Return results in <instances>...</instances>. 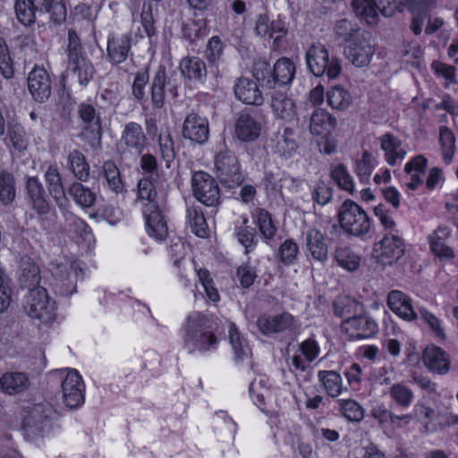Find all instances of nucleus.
Segmentation results:
<instances>
[{
    "mask_svg": "<svg viewBox=\"0 0 458 458\" xmlns=\"http://www.w3.org/2000/svg\"><path fill=\"white\" fill-rule=\"evenodd\" d=\"M342 414L350 421L359 422L364 417L362 407L352 399L340 400Z\"/></svg>",
    "mask_w": 458,
    "mask_h": 458,
    "instance_id": "nucleus-54",
    "label": "nucleus"
},
{
    "mask_svg": "<svg viewBox=\"0 0 458 458\" xmlns=\"http://www.w3.org/2000/svg\"><path fill=\"white\" fill-rule=\"evenodd\" d=\"M305 59L309 70L315 76L326 74L329 79H335L342 72L340 59L330 57L327 48L321 43L312 44L306 52Z\"/></svg>",
    "mask_w": 458,
    "mask_h": 458,
    "instance_id": "nucleus-4",
    "label": "nucleus"
},
{
    "mask_svg": "<svg viewBox=\"0 0 458 458\" xmlns=\"http://www.w3.org/2000/svg\"><path fill=\"white\" fill-rule=\"evenodd\" d=\"M229 339L236 360H242L250 354L248 344L234 325L230 327Z\"/></svg>",
    "mask_w": 458,
    "mask_h": 458,
    "instance_id": "nucleus-47",
    "label": "nucleus"
},
{
    "mask_svg": "<svg viewBox=\"0 0 458 458\" xmlns=\"http://www.w3.org/2000/svg\"><path fill=\"white\" fill-rule=\"evenodd\" d=\"M51 273L55 293L61 296H70L76 292L77 279L82 270L76 262L52 263Z\"/></svg>",
    "mask_w": 458,
    "mask_h": 458,
    "instance_id": "nucleus-10",
    "label": "nucleus"
},
{
    "mask_svg": "<svg viewBox=\"0 0 458 458\" xmlns=\"http://www.w3.org/2000/svg\"><path fill=\"white\" fill-rule=\"evenodd\" d=\"M26 191L30 203L38 215H47L51 207L47 199V193L43 184L38 177H29L26 181Z\"/></svg>",
    "mask_w": 458,
    "mask_h": 458,
    "instance_id": "nucleus-22",
    "label": "nucleus"
},
{
    "mask_svg": "<svg viewBox=\"0 0 458 458\" xmlns=\"http://www.w3.org/2000/svg\"><path fill=\"white\" fill-rule=\"evenodd\" d=\"M234 95L244 104L260 106L263 103L261 91L256 82L248 78H240L234 85Z\"/></svg>",
    "mask_w": 458,
    "mask_h": 458,
    "instance_id": "nucleus-25",
    "label": "nucleus"
},
{
    "mask_svg": "<svg viewBox=\"0 0 458 458\" xmlns=\"http://www.w3.org/2000/svg\"><path fill=\"white\" fill-rule=\"evenodd\" d=\"M101 174L112 191L115 193L124 191V184L122 181L120 171L113 161L108 160L104 162Z\"/></svg>",
    "mask_w": 458,
    "mask_h": 458,
    "instance_id": "nucleus-43",
    "label": "nucleus"
},
{
    "mask_svg": "<svg viewBox=\"0 0 458 458\" xmlns=\"http://www.w3.org/2000/svg\"><path fill=\"white\" fill-rule=\"evenodd\" d=\"M387 305L389 309L403 319L411 321L417 318L410 298L401 291H391L387 295Z\"/></svg>",
    "mask_w": 458,
    "mask_h": 458,
    "instance_id": "nucleus-26",
    "label": "nucleus"
},
{
    "mask_svg": "<svg viewBox=\"0 0 458 458\" xmlns=\"http://www.w3.org/2000/svg\"><path fill=\"white\" fill-rule=\"evenodd\" d=\"M151 102L155 108H162L166 95L175 98L178 95L177 85L171 78H167L164 67H159L155 73L150 86Z\"/></svg>",
    "mask_w": 458,
    "mask_h": 458,
    "instance_id": "nucleus-16",
    "label": "nucleus"
},
{
    "mask_svg": "<svg viewBox=\"0 0 458 458\" xmlns=\"http://www.w3.org/2000/svg\"><path fill=\"white\" fill-rule=\"evenodd\" d=\"M364 30L360 29L357 25L353 24L347 19H342L336 21L335 26V32L339 38H342L345 44L356 37V34Z\"/></svg>",
    "mask_w": 458,
    "mask_h": 458,
    "instance_id": "nucleus-55",
    "label": "nucleus"
},
{
    "mask_svg": "<svg viewBox=\"0 0 458 458\" xmlns=\"http://www.w3.org/2000/svg\"><path fill=\"white\" fill-rule=\"evenodd\" d=\"M342 328L353 339L369 338L377 332V324L373 318L360 311L342 321Z\"/></svg>",
    "mask_w": 458,
    "mask_h": 458,
    "instance_id": "nucleus-17",
    "label": "nucleus"
},
{
    "mask_svg": "<svg viewBox=\"0 0 458 458\" xmlns=\"http://www.w3.org/2000/svg\"><path fill=\"white\" fill-rule=\"evenodd\" d=\"M159 148L163 160L166 163V166L169 167L170 163L174 161L175 157L174 144L172 136L168 131L161 132L158 137Z\"/></svg>",
    "mask_w": 458,
    "mask_h": 458,
    "instance_id": "nucleus-58",
    "label": "nucleus"
},
{
    "mask_svg": "<svg viewBox=\"0 0 458 458\" xmlns=\"http://www.w3.org/2000/svg\"><path fill=\"white\" fill-rule=\"evenodd\" d=\"M335 314L338 317L348 318L352 317L354 314H358L360 311H363V307L359 302L352 299L338 300L334 304Z\"/></svg>",
    "mask_w": 458,
    "mask_h": 458,
    "instance_id": "nucleus-53",
    "label": "nucleus"
},
{
    "mask_svg": "<svg viewBox=\"0 0 458 458\" xmlns=\"http://www.w3.org/2000/svg\"><path fill=\"white\" fill-rule=\"evenodd\" d=\"M295 66L293 63L282 57L276 61L272 70V77L267 81V88L273 89L276 86L289 84L294 77Z\"/></svg>",
    "mask_w": 458,
    "mask_h": 458,
    "instance_id": "nucleus-27",
    "label": "nucleus"
},
{
    "mask_svg": "<svg viewBox=\"0 0 458 458\" xmlns=\"http://www.w3.org/2000/svg\"><path fill=\"white\" fill-rule=\"evenodd\" d=\"M194 198L208 207H216L220 201V189L216 179L203 171H197L191 177Z\"/></svg>",
    "mask_w": 458,
    "mask_h": 458,
    "instance_id": "nucleus-11",
    "label": "nucleus"
},
{
    "mask_svg": "<svg viewBox=\"0 0 458 458\" xmlns=\"http://www.w3.org/2000/svg\"><path fill=\"white\" fill-rule=\"evenodd\" d=\"M391 398L401 407H408L413 398L412 391L402 383L394 384L390 388Z\"/></svg>",
    "mask_w": 458,
    "mask_h": 458,
    "instance_id": "nucleus-56",
    "label": "nucleus"
},
{
    "mask_svg": "<svg viewBox=\"0 0 458 458\" xmlns=\"http://www.w3.org/2000/svg\"><path fill=\"white\" fill-rule=\"evenodd\" d=\"M327 97L328 104L335 109H345L352 102L350 93L340 85L332 87L327 91Z\"/></svg>",
    "mask_w": 458,
    "mask_h": 458,
    "instance_id": "nucleus-48",
    "label": "nucleus"
},
{
    "mask_svg": "<svg viewBox=\"0 0 458 458\" xmlns=\"http://www.w3.org/2000/svg\"><path fill=\"white\" fill-rule=\"evenodd\" d=\"M16 17L24 26H30L35 22L39 10L36 7L34 0H16L14 4Z\"/></svg>",
    "mask_w": 458,
    "mask_h": 458,
    "instance_id": "nucleus-40",
    "label": "nucleus"
},
{
    "mask_svg": "<svg viewBox=\"0 0 458 458\" xmlns=\"http://www.w3.org/2000/svg\"><path fill=\"white\" fill-rule=\"evenodd\" d=\"M45 180L50 195L55 199L57 207L62 210L67 226L74 227L76 231H84L86 223L68 211L69 200L65 196L61 174L56 166L50 165L45 174Z\"/></svg>",
    "mask_w": 458,
    "mask_h": 458,
    "instance_id": "nucleus-5",
    "label": "nucleus"
},
{
    "mask_svg": "<svg viewBox=\"0 0 458 458\" xmlns=\"http://www.w3.org/2000/svg\"><path fill=\"white\" fill-rule=\"evenodd\" d=\"M255 32L259 37L274 38L275 42L286 35L287 30L280 20L270 21L267 15L259 14L255 22Z\"/></svg>",
    "mask_w": 458,
    "mask_h": 458,
    "instance_id": "nucleus-28",
    "label": "nucleus"
},
{
    "mask_svg": "<svg viewBox=\"0 0 458 458\" xmlns=\"http://www.w3.org/2000/svg\"><path fill=\"white\" fill-rule=\"evenodd\" d=\"M394 0H352V5L355 14L367 21L375 24L378 12L385 17L394 13Z\"/></svg>",
    "mask_w": 458,
    "mask_h": 458,
    "instance_id": "nucleus-13",
    "label": "nucleus"
},
{
    "mask_svg": "<svg viewBox=\"0 0 458 458\" xmlns=\"http://www.w3.org/2000/svg\"><path fill=\"white\" fill-rule=\"evenodd\" d=\"M157 188V178L144 177L138 182L139 198L146 201L142 212L148 233L151 237L162 241L168 234V227L164 215L165 199Z\"/></svg>",
    "mask_w": 458,
    "mask_h": 458,
    "instance_id": "nucleus-1",
    "label": "nucleus"
},
{
    "mask_svg": "<svg viewBox=\"0 0 458 458\" xmlns=\"http://www.w3.org/2000/svg\"><path fill=\"white\" fill-rule=\"evenodd\" d=\"M6 145L18 152H23L29 146V139L23 126L19 123L8 124Z\"/></svg>",
    "mask_w": 458,
    "mask_h": 458,
    "instance_id": "nucleus-38",
    "label": "nucleus"
},
{
    "mask_svg": "<svg viewBox=\"0 0 458 458\" xmlns=\"http://www.w3.org/2000/svg\"><path fill=\"white\" fill-rule=\"evenodd\" d=\"M41 280L40 270L33 259L24 256L21 259L19 281L22 287L29 291L39 286Z\"/></svg>",
    "mask_w": 458,
    "mask_h": 458,
    "instance_id": "nucleus-31",
    "label": "nucleus"
},
{
    "mask_svg": "<svg viewBox=\"0 0 458 458\" xmlns=\"http://www.w3.org/2000/svg\"><path fill=\"white\" fill-rule=\"evenodd\" d=\"M427 162L425 157L418 155L405 165V173L411 174V182L407 183L409 189L414 191L422 183L420 174L425 173Z\"/></svg>",
    "mask_w": 458,
    "mask_h": 458,
    "instance_id": "nucleus-42",
    "label": "nucleus"
},
{
    "mask_svg": "<svg viewBox=\"0 0 458 458\" xmlns=\"http://www.w3.org/2000/svg\"><path fill=\"white\" fill-rule=\"evenodd\" d=\"M0 72L5 79L13 76V60L5 40L0 38Z\"/></svg>",
    "mask_w": 458,
    "mask_h": 458,
    "instance_id": "nucleus-62",
    "label": "nucleus"
},
{
    "mask_svg": "<svg viewBox=\"0 0 458 458\" xmlns=\"http://www.w3.org/2000/svg\"><path fill=\"white\" fill-rule=\"evenodd\" d=\"M371 416L380 424L390 422L395 425L398 421H403L404 425H408L411 420V415H395L383 405L374 407L371 410Z\"/></svg>",
    "mask_w": 458,
    "mask_h": 458,
    "instance_id": "nucleus-49",
    "label": "nucleus"
},
{
    "mask_svg": "<svg viewBox=\"0 0 458 458\" xmlns=\"http://www.w3.org/2000/svg\"><path fill=\"white\" fill-rule=\"evenodd\" d=\"M28 89L35 101L46 102L52 90V81L48 72L42 67H34L28 76Z\"/></svg>",
    "mask_w": 458,
    "mask_h": 458,
    "instance_id": "nucleus-19",
    "label": "nucleus"
},
{
    "mask_svg": "<svg viewBox=\"0 0 458 458\" xmlns=\"http://www.w3.org/2000/svg\"><path fill=\"white\" fill-rule=\"evenodd\" d=\"M375 53V44L372 35L367 30L360 31L349 41L344 48L346 58L355 66H367Z\"/></svg>",
    "mask_w": 458,
    "mask_h": 458,
    "instance_id": "nucleus-9",
    "label": "nucleus"
},
{
    "mask_svg": "<svg viewBox=\"0 0 458 458\" xmlns=\"http://www.w3.org/2000/svg\"><path fill=\"white\" fill-rule=\"evenodd\" d=\"M63 401L69 409H77L84 403L85 385L75 369H70L62 382Z\"/></svg>",
    "mask_w": 458,
    "mask_h": 458,
    "instance_id": "nucleus-14",
    "label": "nucleus"
},
{
    "mask_svg": "<svg viewBox=\"0 0 458 458\" xmlns=\"http://www.w3.org/2000/svg\"><path fill=\"white\" fill-rule=\"evenodd\" d=\"M439 142L441 144L444 159L445 162L449 163L454 153L455 137L453 131L446 126H441L439 129Z\"/></svg>",
    "mask_w": 458,
    "mask_h": 458,
    "instance_id": "nucleus-52",
    "label": "nucleus"
},
{
    "mask_svg": "<svg viewBox=\"0 0 458 458\" xmlns=\"http://www.w3.org/2000/svg\"><path fill=\"white\" fill-rule=\"evenodd\" d=\"M68 164L74 176L81 181L86 182L89 176V165L85 156L78 149L72 150L68 156Z\"/></svg>",
    "mask_w": 458,
    "mask_h": 458,
    "instance_id": "nucleus-41",
    "label": "nucleus"
},
{
    "mask_svg": "<svg viewBox=\"0 0 458 458\" xmlns=\"http://www.w3.org/2000/svg\"><path fill=\"white\" fill-rule=\"evenodd\" d=\"M51 413L52 408L49 405L35 404L24 417L23 427L25 428H35L38 431H42L47 426Z\"/></svg>",
    "mask_w": 458,
    "mask_h": 458,
    "instance_id": "nucleus-33",
    "label": "nucleus"
},
{
    "mask_svg": "<svg viewBox=\"0 0 458 458\" xmlns=\"http://www.w3.org/2000/svg\"><path fill=\"white\" fill-rule=\"evenodd\" d=\"M298 252V245L293 240H285L280 245L277 256L283 264L289 266L296 259Z\"/></svg>",
    "mask_w": 458,
    "mask_h": 458,
    "instance_id": "nucleus-60",
    "label": "nucleus"
},
{
    "mask_svg": "<svg viewBox=\"0 0 458 458\" xmlns=\"http://www.w3.org/2000/svg\"><path fill=\"white\" fill-rule=\"evenodd\" d=\"M23 309L32 318L48 323L55 318V302L51 301L44 287L30 289L24 298Z\"/></svg>",
    "mask_w": 458,
    "mask_h": 458,
    "instance_id": "nucleus-8",
    "label": "nucleus"
},
{
    "mask_svg": "<svg viewBox=\"0 0 458 458\" xmlns=\"http://www.w3.org/2000/svg\"><path fill=\"white\" fill-rule=\"evenodd\" d=\"M380 145L385 151L386 162L390 165H394L398 158L403 159L406 155V152L401 148V140L390 133L380 138Z\"/></svg>",
    "mask_w": 458,
    "mask_h": 458,
    "instance_id": "nucleus-37",
    "label": "nucleus"
},
{
    "mask_svg": "<svg viewBox=\"0 0 458 458\" xmlns=\"http://www.w3.org/2000/svg\"><path fill=\"white\" fill-rule=\"evenodd\" d=\"M262 123L254 115L242 112L235 122V135L242 141H254L261 132Z\"/></svg>",
    "mask_w": 458,
    "mask_h": 458,
    "instance_id": "nucleus-23",
    "label": "nucleus"
},
{
    "mask_svg": "<svg viewBox=\"0 0 458 458\" xmlns=\"http://www.w3.org/2000/svg\"><path fill=\"white\" fill-rule=\"evenodd\" d=\"M16 196L14 178L6 171L0 173V201L8 205L13 201Z\"/></svg>",
    "mask_w": 458,
    "mask_h": 458,
    "instance_id": "nucleus-50",
    "label": "nucleus"
},
{
    "mask_svg": "<svg viewBox=\"0 0 458 458\" xmlns=\"http://www.w3.org/2000/svg\"><path fill=\"white\" fill-rule=\"evenodd\" d=\"M215 171L219 182L227 188H234L243 182L241 165L236 155L225 148L215 157Z\"/></svg>",
    "mask_w": 458,
    "mask_h": 458,
    "instance_id": "nucleus-7",
    "label": "nucleus"
},
{
    "mask_svg": "<svg viewBox=\"0 0 458 458\" xmlns=\"http://www.w3.org/2000/svg\"><path fill=\"white\" fill-rule=\"evenodd\" d=\"M36 7L39 10V15L49 14V19L55 23H62L66 19V7L63 0H34Z\"/></svg>",
    "mask_w": 458,
    "mask_h": 458,
    "instance_id": "nucleus-36",
    "label": "nucleus"
},
{
    "mask_svg": "<svg viewBox=\"0 0 458 458\" xmlns=\"http://www.w3.org/2000/svg\"><path fill=\"white\" fill-rule=\"evenodd\" d=\"M272 109L275 114L286 122H292L295 118L296 111L293 101L286 95L276 92L272 97Z\"/></svg>",
    "mask_w": 458,
    "mask_h": 458,
    "instance_id": "nucleus-35",
    "label": "nucleus"
},
{
    "mask_svg": "<svg viewBox=\"0 0 458 458\" xmlns=\"http://www.w3.org/2000/svg\"><path fill=\"white\" fill-rule=\"evenodd\" d=\"M206 34V21L203 19L192 21L185 24L183 27V36L189 38L191 41L203 38Z\"/></svg>",
    "mask_w": 458,
    "mask_h": 458,
    "instance_id": "nucleus-64",
    "label": "nucleus"
},
{
    "mask_svg": "<svg viewBox=\"0 0 458 458\" xmlns=\"http://www.w3.org/2000/svg\"><path fill=\"white\" fill-rule=\"evenodd\" d=\"M131 49V37L128 34L109 36L107 55L114 64L124 62Z\"/></svg>",
    "mask_w": 458,
    "mask_h": 458,
    "instance_id": "nucleus-29",
    "label": "nucleus"
},
{
    "mask_svg": "<svg viewBox=\"0 0 458 458\" xmlns=\"http://www.w3.org/2000/svg\"><path fill=\"white\" fill-rule=\"evenodd\" d=\"M338 221L342 229L353 236H363L370 229L368 214L351 199H346L339 208Z\"/></svg>",
    "mask_w": 458,
    "mask_h": 458,
    "instance_id": "nucleus-6",
    "label": "nucleus"
},
{
    "mask_svg": "<svg viewBox=\"0 0 458 458\" xmlns=\"http://www.w3.org/2000/svg\"><path fill=\"white\" fill-rule=\"evenodd\" d=\"M305 244L311 257L325 262L328 259V245L325 234L315 227H310L305 233Z\"/></svg>",
    "mask_w": 458,
    "mask_h": 458,
    "instance_id": "nucleus-24",
    "label": "nucleus"
},
{
    "mask_svg": "<svg viewBox=\"0 0 458 458\" xmlns=\"http://www.w3.org/2000/svg\"><path fill=\"white\" fill-rule=\"evenodd\" d=\"M187 217L194 234L200 238L208 236V225L200 208L195 207L188 208Z\"/></svg>",
    "mask_w": 458,
    "mask_h": 458,
    "instance_id": "nucleus-46",
    "label": "nucleus"
},
{
    "mask_svg": "<svg viewBox=\"0 0 458 458\" xmlns=\"http://www.w3.org/2000/svg\"><path fill=\"white\" fill-rule=\"evenodd\" d=\"M208 318L199 313L193 312L188 316L183 336L184 348L190 352L210 351L216 347L217 339L209 330Z\"/></svg>",
    "mask_w": 458,
    "mask_h": 458,
    "instance_id": "nucleus-2",
    "label": "nucleus"
},
{
    "mask_svg": "<svg viewBox=\"0 0 458 458\" xmlns=\"http://www.w3.org/2000/svg\"><path fill=\"white\" fill-rule=\"evenodd\" d=\"M331 177L343 190L353 192L354 184L352 176L343 164L335 165L331 171Z\"/></svg>",
    "mask_w": 458,
    "mask_h": 458,
    "instance_id": "nucleus-57",
    "label": "nucleus"
},
{
    "mask_svg": "<svg viewBox=\"0 0 458 458\" xmlns=\"http://www.w3.org/2000/svg\"><path fill=\"white\" fill-rule=\"evenodd\" d=\"M180 70L185 78L196 82H203L207 76L206 64L197 56L183 58Z\"/></svg>",
    "mask_w": 458,
    "mask_h": 458,
    "instance_id": "nucleus-34",
    "label": "nucleus"
},
{
    "mask_svg": "<svg viewBox=\"0 0 458 458\" xmlns=\"http://www.w3.org/2000/svg\"><path fill=\"white\" fill-rule=\"evenodd\" d=\"M410 415H411V419L414 418L418 421L423 423V427L426 432H430L433 430L429 427V421L432 420L435 415L433 409L425 406L422 403H417L414 405L413 411Z\"/></svg>",
    "mask_w": 458,
    "mask_h": 458,
    "instance_id": "nucleus-63",
    "label": "nucleus"
},
{
    "mask_svg": "<svg viewBox=\"0 0 458 458\" xmlns=\"http://www.w3.org/2000/svg\"><path fill=\"white\" fill-rule=\"evenodd\" d=\"M424 365L433 373L445 375L451 368L449 355L436 345L427 346L422 354Z\"/></svg>",
    "mask_w": 458,
    "mask_h": 458,
    "instance_id": "nucleus-21",
    "label": "nucleus"
},
{
    "mask_svg": "<svg viewBox=\"0 0 458 458\" xmlns=\"http://www.w3.org/2000/svg\"><path fill=\"white\" fill-rule=\"evenodd\" d=\"M372 160V155L368 150H365L362 153L361 158L356 163L355 171L361 182H369L374 168Z\"/></svg>",
    "mask_w": 458,
    "mask_h": 458,
    "instance_id": "nucleus-61",
    "label": "nucleus"
},
{
    "mask_svg": "<svg viewBox=\"0 0 458 458\" xmlns=\"http://www.w3.org/2000/svg\"><path fill=\"white\" fill-rule=\"evenodd\" d=\"M182 135L197 144H204L209 137L208 121L196 113L189 114L182 124Z\"/></svg>",
    "mask_w": 458,
    "mask_h": 458,
    "instance_id": "nucleus-20",
    "label": "nucleus"
},
{
    "mask_svg": "<svg viewBox=\"0 0 458 458\" xmlns=\"http://www.w3.org/2000/svg\"><path fill=\"white\" fill-rule=\"evenodd\" d=\"M146 142L147 137L141 125L131 122L124 126L120 139L119 148L123 153L140 156L146 147Z\"/></svg>",
    "mask_w": 458,
    "mask_h": 458,
    "instance_id": "nucleus-18",
    "label": "nucleus"
},
{
    "mask_svg": "<svg viewBox=\"0 0 458 458\" xmlns=\"http://www.w3.org/2000/svg\"><path fill=\"white\" fill-rule=\"evenodd\" d=\"M67 192L75 203L82 208H90L96 201V194L80 182L72 183Z\"/></svg>",
    "mask_w": 458,
    "mask_h": 458,
    "instance_id": "nucleus-44",
    "label": "nucleus"
},
{
    "mask_svg": "<svg viewBox=\"0 0 458 458\" xmlns=\"http://www.w3.org/2000/svg\"><path fill=\"white\" fill-rule=\"evenodd\" d=\"M405 252V244L401 237L386 233L381 241L375 243L372 257L386 266L398 261Z\"/></svg>",
    "mask_w": 458,
    "mask_h": 458,
    "instance_id": "nucleus-12",
    "label": "nucleus"
},
{
    "mask_svg": "<svg viewBox=\"0 0 458 458\" xmlns=\"http://www.w3.org/2000/svg\"><path fill=\"white\" fill-rule=\"evenodd\" d=\"M11 280L0 267V314L4 313L12 301Z\"/></svg>",
    "mask_w": 458,
    "mask_h": 458,
    "instance_id": "nucleus-59",
    "label": "nucleus"
},
{
    "mask_svg": "<svg viewBox=\"0 0 458 458\" xmlns=\"http://www.w3.org/2000/svg\"><path fill=\"white\" fill-rule=\"evenodd\" d=\"M67 40V71L77 79L80 85L87 86L93 79L96 70L73 29H69Z\"/></svg>",
    "mask_w": 458,
    "mask_h": 458,
    "instance_id": "nucleus-3",
    "label": "nucleus"
},
{
    "mask_svg": "<svg viewBox=\"0 0 458 458\" xmlns=\"http://www.w3.org/2000/svg\"><path fill=\"white\" fill-rule=\"evenodd\" d=\"M296 319L289 312L274 316L263 314L257 319V327L267 336L290 332L295 328Z\"/></svg>",
    "mask_w": 458,
    "mask_h": 458,
    "instance_id": "nucleus-15",
    "label": "nucleus"
},
{
    "mask_svg": "<svg viewBox=\"0 0 458 458\" xmlns=\"http://www.w3.org/2000/svg\"><path fill=\"white\" fill-rule=\"evenodd\" d=\"M1 389L8 394L27 391L30 386L28 376L22 372H6L0 377Z\"/></svg>",
    "mask_w": 458,
    "mask_h": 458,
    "instance_id": "nucleus-30",
    "label": "nucleus"
},
{
    "mask_svg": "<svg viewBox=\"0 0 458 458\" xmlns=\"http://www.w3.org/2000/svg\"><path fill=\"white\" fill-rule=\"evenodd\" d=\"M318 377L328 395L337 397L342 394L344 387L340 374L334 370H320Z\"/></svg>",
    "mask_w": 458,
    "mask_h": 458,
    "instance_id": "nucleus-45",
    "label": "nucleus"
},
{
    "mask_svg": "<svg viewBox=\"0 0 458 458\" xmlns=\"http://www.w3.org/2000/svg\"><path fill=\"white\" fill-rule=\"evenodd\" d=\"M336 121L330 114L323 109H317L310 117V130L312 134L327 137L335 129Z\"/></svg>",
    "mask_w": 458,
    "mask_h": 458,
    "instance_id": "nucleus-32",
    "label": "nucleus"
},
{
    "mask_svg": "<svg viewBox=\"0 0 458 458\" xmlns=\"http://www.w3.org/2000/svg\"><path fill=\"white\" fill-rule=\"evenodd\" d=\"M298 144L294 139V131L288 127L284 128L282 134H278L275 146L276 152L284 158L293 157L297 151Z\"/></svg>",
    "mask_w": 458,
    "mask_h": 458,
    "instance_id": "nucleus-39",
    "label": "nucleus"
},
{
    "mask_svg": "<svg viewBox=\"0 0 458 458\" xmlns=\"http://www.w3.org/2000/svg\"><path fill=\"white\" fill-rule=\"evenodd\" d=\"M335 259L339 266L348 271H354L360 266V257L350 248L338 247L335 250Z\"/></svg>",
    "mask_w": 458,
    "mask_h": 458,
    "instance_id": "nucleus-51",
    "label": "nucleus"
}]
</instances>
